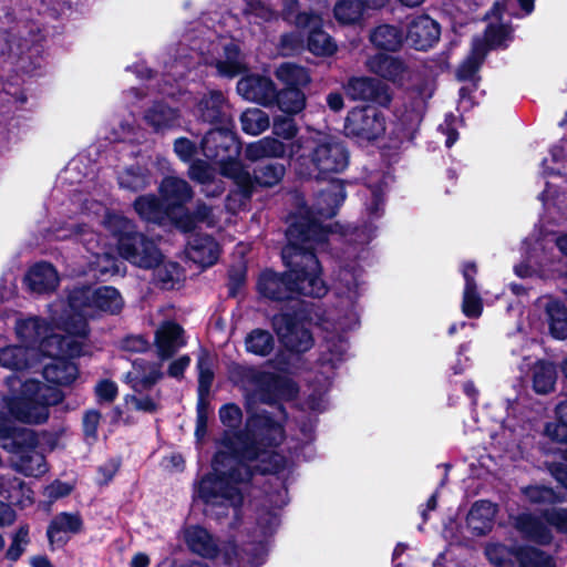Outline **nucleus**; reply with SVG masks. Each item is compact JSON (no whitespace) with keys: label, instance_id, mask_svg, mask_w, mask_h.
Returning <instances> with one entry per match:
<instances>
[{"label":"nucleus","instance_id":"nucleus-6","mask_svg":"<svg viewBox=\"0 0 567 567\" xmlns=\"http://www.w3.org/2000/svg\"><path fill=\"white\" fill-rule=\"evenodd\" d=\"M1 437L0 447L12 454L19 473L39 477L48 472L45 456L40 451L39 436L34 430L14 424Z\"/></svg>","mask_w":567,"mask_h":567},{"label":"nucleus","instance_id":"nucleus-57","mask_svg":"<svg viewBox=\"0 0 567 567\" xmlns=\"http://www.w3.org/2000/svg\"><path fill=\"white\" fill-rule=\"evenodd\" d=\"M511 27L507 24H488L485 30V40L489 49L507 48L506 41L511 37Z\"/></svg>","mask_w":567,"mask_h":567},{"label":"nucleus","instance_id":"nucleus-24","mask_svg":"<svg viewBox=\"0 0 567 567\" xmlns=\"http://www.w3.org/2000/svg\"><path fill=\"white\" fill-rule=\"evenodd\" d=\"M440 24L426 14L414 18L408 25L405 39L417 51H426L439 42Z\"/></svg>","mask_w":567,"mask_h":567},{"label":"nucleus","instance_id":"nucleus-45","mask_svg":"<svg viewBox=\"0 0 567 567\" xmlns=\"http://www.w3.org/2000/svg\"><path fill=\"white\" fill-rule=\"evenodd\" d=\"M153 282L162 290H172L179 281L183 269L177 261H159L153 267Z\"/></svg>","mask_w":567,"mask_h":567},{"label":"nucleus","instance_id":"nucleus-12","mask_svg":"<svg viewBox=\"0 0 567 567\" xmlns=\"http://www.w3.org/2000/svg\"><path fill=\"white\" fill-rule=\"evenodd\" d=\"M300 388L288 375L261 370L256 378L255 394L260 403L276 406L284 422L288 419L284 402H291L298 398Z\"/></svg>","mask_w":567,"mask_h":567},{"label":"nucleus","instance_id":"nucleus-1","mask_svg":"<svg viewBox=\"0 0 567 567\" xmlns=\"http://www.w3.org/2000/svg\"><path fill=\"white\" fill-rule=\"evenodd\" d=\"M330 231L309 210L290 214L286 229L287 244L281 249L286 270L264 269L256 285L259 296L271 302L297 300L298 305L300 296L323 298L329 286L322 278L323 270L316 248L328 240Z\"/></svg>","mask_w":567,"mask_h":567},{"label":"nucleus","instance_id":"nucleus-7","mask_svg":"<svg viewBox=\"0 0 567 567\" xmlns=\"http://www.w3.org/2000/svg\"><path fill=\"white\" fill-rule=\"evenodd\" d=\"M275 76L281 87L276 86L272 105L287 115L301 113L307 105L305 90L311 83L309 69L293 62H284L276 69Z\"/></svg>","mask_w":567,"mask_h":567},{"label":"nucleus","instance_id":"nucleus-18","mask_svg":"<svg viewBox=\"0 0 567 567\" xmlns=\"http://www.w3.org/2000/svg\"><path fill=\"white\" fill-rule=\"evenodd\" d=\"M258 446L265 451L266 447L279 446L286 437L284 424L266 410L252 413L246 422Z\"/></svg>","mask_w":567,"mask_h":567},{"label":"nucleus","instance_id":"nucleus-64","mask_svg":"<svg viewBox=\"0 0 567 567\" xmlns=\"http://www.w3.org/2000/svg\"><path fill=\"white\" fill-rule=\"evenodd\" d=\"M261 372V370H257L252 367H246V365H240V364H236L231 370H230V380L235 383V384H239V383H249V384H252L254 386L256 385V378L258 377V374Z\"/></svg>","mask_w":567,"mask_h":567},{"label":"nucleus","instance_id":"nucleus-11","mask_svg":"<svg viewBox=\"0 0 567 567\" xmlns=\"http://www.w3.org/2000/svg\"><path fill=\"white\" fill-rule=\"evenodd\" d=\"M555 413L556 421L545 425L544 433L550 442L544 450L560 461L545 462V465L555 481L567 489V401L558 403Z\"/></svg>","mask_w":567,"mask_h":567},{"label":"nucleus","instance_id":"nucleus-21","mask_svg":"<svg viewBox=\"0 0 567 567\" xmlns=\"http://www.w3.org/2000/svg\"><path fill=\"white\" fill-rule=\"evenodd\" d=\"M237 93L246 101L262 106H272L276 96V84L267 75L250 73L244 75L236 85Z\"/></svg>","mask_w":567,"mask_h":567},{"label":"nucleus","instance_id":"nucleus-22","mask_svg":"<svg viewBox=\"0 0 567 567\" xmlns=\"http://www.w3.org/2000/svg\"><path fill=\"white\" fill-rule=\"evenodd\" d=\"M93 318L86 307L72 305L71 290L68 295V303L63 311L53 318V327L65 332L63 337H86L90 332L89 319Z\"/></svg>","mask_w":567,"mask_h":567},{"label":"nucleus","instance_id":"nucleus-52","mask_svg":"<svg viewBox=\"0 0 567 567\" xmlns=\"http://www.w3.org/2000/svg\"><path fill=\"white\" fill-rule=\"evenodd\" d=\"M226 59L217 62L216 68L220 75L228 79H233L244 71L246 65L240 62L237 56L239 54V48L236 44H229L225 48Z\"/></svg>","mask_w":567,"mask_h":567},{"label":"nucleus","instance_id":"nucleus-48","mask_svg":"<svg viewBox=\"0 0 567 567\" xmlns=\"http://www.w3.org/2000/svg\"><path fill=\"white\" fill-rule=\"evenodd\" d=\"M336 226L340 227V234L348 237L350 243L358 245L370 244L377 235V226L371 220L347 226L336 224Z\"/></svg>","mask_w":567,"mask_h":567},{"label":"nucleus","instance_id":"nucleus-33","mask_svg":"<svg viewBox=\"0 0 567 567\" xmlns=\"http://www.w3.org/2000/svg\"><path fill=\"white\" fill-rule=\"evenodd\" d=\"M495 514L496 506L491 501H476L466 516L467 527L474 535L484 536L492 530Z\"/></svg>","mask_w":567,"mask_h":567},{"label":"nucleus","instance_id":"nucleus-3","mask_svg":"<svg viewBox=\"0 0 567 567\" xmlns=\"http://www.w3.org/2000/svg\"><path fill=\"white\" fill-rule=\"evenodd\" d=\"M351 153L344 140L323 135L313 138L305 147L295 162L296 174L307 181H330L324 189H321L312 205V209L305 207L298 213L309 210L316 217L333 218L347 198L346 181L333 178L334 175L344 173L350 165Z\"/></svg>","mask_w":567,"mask_h":567},{"label":"nucleus","instance_id":"nucleus-53","mask_svg":"<svg viewBox=\"0 0 567 567\" xmlns=\"http://www.w3.org/2000/svg\"><path fill=\"white\" fill-rule=\"evenodd\" d=\"M58 386L59 385H49L39 381H32L28 384V390H32L34 395L49 409L50 406L60 404L64 400V393Z\"/></svg>","mask_w":567,"mask_h":567},{"label":"nucleus","instance_id":"nucleus-31","mask_svg":"<svg viewBox=\"0 0 567 567\" xmlns=\"http://www.w3.org/2000/svg\"><path fill=\"white\" fill-rule=\"evenodd\" d=\"M369 69L380 78L394 84L402 85L408 72V65L399 58L386 53H378L369 60Z\"/></svg>","mask_w":567,"mask_h":567},{"label":"nucleus","instance_id":"nucleus-36","mask_svg":"<svg viewBox=\"0 0 567 567\" xmlns=\"http://www.w3.org/2000/svg\"><path fill=\"white\" fill-rule=\"evenodd\" d=\"M516 528L528 539L539 545H548L553 534L548 526L537 516L523 513L516 518Z\"/></svg>","mask_w":567,"mask_h":567},{"label":"nucleus","instance_id":"nucleus-9","mask_svg":"<svg viewBox=\"0 0 567 567\" xmlns=\"http://www.w3.org/2000/svg\"><path fill=\"white\" fill-rule=\"evenodd\" d=\"M310 318L301 307L280 312L272 317V327L281 343L290 353L302 354L315 343L311 330L307 327Z\"/></svg>","mask_w":567,"mask_h":567},{"label":"nucleus","instance_id":"nucleus-60","mask_svg":"<svg viewBox=\"0 0 567 567\" xmlns=\"http://www.w3.org/2000/svg\"><path fill=\"white\" fill-rule=\"evenodd\" d=\"M219 419L227 430H237L243 421L241 409L236 403H226L219 409Z\"/></svg>","mask_w":567,"mask_h":567},{"label":"nucleus","instance_id":"nucleus-44","mask_svg":"<svg viewBox=\"0 0 567 567\" xmlns=\"http://www.w3.org/2000/svg\"><path fill=\"white\" fill-rule=\"evenodd\" d=\"M178 120V111L164 102H156L145 113V121L156 132L172 128Z\"/></svg>","mask_w":567,"mask_h":567},{"label":"nucleus","instance_id":"nucleus-58","mask_svg":"<svg viewBox=\"0 0 567 567\" xmlns=\"http://www.w3.org/2000/svg\"><path fill=\"white\" fill-rule=\"evenodd\" d=\"M13 493H20L21 496H27L28 499H31L30 494H32V491L21 480L14 478L4 481L0 478V497L9 502H18Z\"/></svg>","mask_w":567,"mask_h":567},{"label":"nucleus","instance_id":"nucleus-42","mask_svg":"<svg viewBox=\"0 0 567 567\" xmlns=\"http://www.w3.org/2000/svg\"><path fill=\"white\" fill-rule=\"evenodd\" d=\"M306 49L316 56L330 58L338 51V44L321 24L308 32Z\"/></svg>","mask_w":567,"mask_h":567},{"label":"nucleus","instance_id":"nucleus-16","mask_svg":"<svg viewBox=\"0 0 567 567\" xmlns=\"http://www.w3.org/2000/svg\"><path fill=\"white\" fill-rule=\"evenodd\" d=\"M343 90L352 101L372 102L383 107H388L392 102L390 87L377 78L350 76L343 84Z\"/></svg>","mask_w":567,"mask_h":567},{"label":"nucleus","instance_id":"nucleus-5","mask_svg":"<svg viewBox=\"0 0 567 567\" xmlns=\"http://www.w3.org/2000/svg\"><path fill=\"white\" fill-rule=\"evenodd\" d=\"M116 237L120 256L143 269H151L164 258L156 243L141 231L125 217L115 216L110 221Z\"/></svg>","mask_w":567,"mask_h":567},{"label":"nucleus","instance_id":"nucleus-8","mask_svg":"<svg viewBox=\"0 0 567 567\" xmlns=\"http://www.w3.org/2000/svg\"><path fill=\"white\" fill-rule=\"evenodd\" d=\"M17 334L25 344V348L38 349L41 354L56 353L64 347L70 354H79L82 350V343L70 337H63L54 332L53 323L40 317L27 318L17 323Z\"/></svg>","mask_w":567,"mask_h":567},{"label":"nucleus","instance_id":"nucleus-38","mask_svg":"<svg viewBox=\"0 0 567 567\" xmlns=\"http://www.w3.org/2000/svg\"><path fill=\"white\" fill-rule=\"evenodd\" d=\"M220 174L234 181L239 195L249 200L256 190L257 183L255 182L254 171L250 173L241 163L240 159L229 163L226 167L220 169Z\"/></svg>","mask_w":567,"mask_h":567},{"label":"nucleus","instance_id":"nucleus-32","mask_svg":"<svg viewBox=\"0 0 567 567\" xmlns=\"http://www.w3.org/2000/svg\"><path fill=\"white\" fill-rule=\"evenodd\" d=\"M31 291L37 293L52 292L59 285V276L54 266L48 261L34 264L25 275Z\"/></svg>","mask_w":567,"mask_h":567},{"label":"nucleus","instance_id":"nucleus-19","mask_svg":"<svg viewBox=\"0 0 567 567\" xmlns=\"http://www.w3.org/2000/svg\"><path fill=\"white\" fill-rule=\"evenodd\" d=\"M195 111L198 121L210 124L213 127L234 123L230 105L220 90H210L203 94Z\"/></svg>","mask_w":567,"mask_h":567},{"label":"nucleus","instance_id":"nucleus-13","mask_svg":"<svg viewBox=\"0 0 567 567\" xmlns=\"http://www.w3.org/2000/svg\"><path fill=\"white\" fill-rule=\"evenodd\" d=\"M203 155L219 171L239 159L241 143L235 131V123L208 130L200 141Z\"/></svg>","mask_w":567,"mask_h":567},{"label":"nucleus","instance_id":"nucleus-49","mask_svg":"<svg viewBox=\"0 0 567 567\" xmlns=\"http://www.w3.org/2000/svg\"><path fill=\"white\" fill-rule=\"evenodd\" d=\"M241 128L250 135H258L266 131L270 125L269 115L257 107L245 110L240 115Z\"/></svg>","mask_w":567,"mask_h":567},{"label":"nucleus","instance_id":"nucleus-26","mask_svg":"<svg viewBox=\"0 0 567 567\" xmlns=\"http://www.w3.org/2000/svg\"><path fill=\"white\" fill-rule=\"evenodd\" d=\"M184 542L189 551L206 559H215L221 551L214 536L200 525L186 527L184 529Z\"/></svg>","mask_w":567,"mask_h":567},{"label":"nucleus","instance_id":"nucleus-37","mask_svg":"<svg viewBox=\"0 0 567 567\" xmlns=\"http://www.w3.org/2000/svg\"><path fill=\"white\" fill-rule=\"evenodd\" d=\"M255 182L260 188H271L278 185L286 175V165L277 159L252 161Z\"/></svg>","mask_w":567,"mask_h":567},{"label":"nucleus","instance_id":"nucleus-55","mask_svg":"<svg viewBox=\"0 0 567 567\" xmlns=\"http://www.w3.org/2000/svg\"><path fill=\"white\" fill-rule=\"evenodd\" d=\"M462 311L465 317L476 319L483 312V300L480 296L478 288H464Z\"/></svg>","mask_w":567,"mask_h":567},{"label":"nucleus","instance_id":"nucleus-54","mask_svg":"<svg viewBox=\"0 0 567 567\" xmlns=\"http://www.w3.org/2000/svg\"><path fill=\"white\" fill-rule=\"evenodd\" d=\"M29 530L28 524L19 526L17 532L12 535V542L6 551V558L11 561H17L24 553L25 546L29 544Z\"/></svg>","mask_w":567,"mask_h":567},{"label":"nucleus","instance_id":"nucleus-46","mask_svg":"<svg viewBox=\"0 0 567 567\" xmlns=\"http://www.w3.org/2000/svg\"><path fill=\"white\" fill-rule=\"evenodd\" d=\"M245 348L249 353L267 357L275 349V338L268 330L256 328L246 336Z\"/></svg>","mask_w":567,"mask_h":567},{"label":"nucleus","instance_id":"nucleus-29","mask_svg":"<svg viewBox=\"0 0 567 567\" xmlns=\"http://www.w3.org/2000/svg\"><path fill=\"white\" fill-rule=\"evenodd\" d=\"M212 215V207L204 202H198L193 212L185 205L183 208H174L168 210L166 219H169L172 225L183 234L194 233L197 225L205 223Z\"/></svg>","mask_w":567,"mask_h":567},{"label":"nucleus","instance_id":"nucleus-40","mask_svg":"<svg viewBox=\"0 0 567 567\" xmlns=\"http://www.w3.org/2000/svg\"><path fill=\"white\" fill-rule=\"evenodd\" d=\"M549 334L556 340L567 339V305L559 300H549L545 307Z\"/></svg>","mask_w":567,"mask_h":567},{"label":"nucleus","instance_id":"nucleus-47","mask_svg":"<svg viewBox=\"0 0 567 567\" xmlns=\"http://www.w3.org/2000/svg\"><path fill=\"white\" fill-rule=\"evenodd\" d=\"M365 8L364 0H339L333 8V14L338 22L350 25L361 21Z\"/></svg>","mask_w":567,"mask_h":567},{"label":"nucleus","instance_id":"nucleus-15","mask_svg":"<svg viewBox=\"0 0 567 567\" xmlns=\"http://www.w3.org/2000/svg\"><path fill=\"white\" fill-rule=\"evenodd\" d=\"M486 555L496 567H514V557L519 567H556L554 558L545 550L530 545L506 546L496 544L487 547Z\"/></svg>","mask_w":567,"mask_h":567},{"label":"nucleus","instance_id":"nucleus-20","mask_svg":"<svg viewBox=\"0 0 567 567\" xmlns=\"http://www.w3.org/2000/svg\"><path fill=\"white\" fill-rule=\"evenodd\" d=\"M84 529V522L79 512L55 514L47 527V538L51 549L63 548L70 542V535H78Z\"/></svg>","mask_w":567,"mask_h":567},{"label":"nucleus","instance_id":"nucleus-50","mask_svg":"<svg viewBox=\"0 0 567 567\" xmlns=\"http://www.w3.org/2000/svg\"><path fill=\"white\" fill-rule=\"evenodd\" d=\"M27 348L7 346L0 349V367L12 371H23L29 368Z\"/></svg>","mask_w":567,"mask_h":567},{"label":"nucleus","instance_id":"nucleus-25","mask_svg":"<svg viewBox=\"0 0 567 567\" xmlns=\"http://www.w3.org/2000/svg\"><path fill=\"white\" fill-rule=\"evenodd\" d=\"M186 254L203 268L212 267L219 258V245L212 235L194 233L187 241Z\"/></svg>","mask_w":567,"mask_h":567},{"label":"nucleus","instance_id":"nucleus-2","mask_svg":"<svg viewBox=\"0 0 567 567\" xmlns=\"http://www.w3.org/2000/svg\"><path fill=\"white\" fill-rule=\"evenodd\" d=\"M218 450L210 461V471L195 483L197 498L205 505L233 507L240 511L245 496L240 485L250 484L256 475L276 474L284 468L282 457L275 454L266 462L258 442L246 430H224Z\"/></svg>","mask_w":567,"mask_h":567},{"label":"nucleus","instance_id":"nucleus-14","mask_svg":"<svg viewBox=\"0 0 567 567\" xmlns=\"http://www.w3.org/2000/svg\"><path fill=\"white\" fill-rule=\"evenodd\" d=\"M71 300L73 306L86 307L92 317L97 312L116 316L124 308V299L113 286L74 287L71 290Z\"/></svg>","mask_w":567,"mask_h":567},{"label":"nucleus","instance_id":"nucleus-28","mask_svg":"<svg viewBox=\"0 0 567 567\" xmlns=\"http://www.w3.org/2000/svg\"><path fill=\"white\" fill-rule=\"evenodd\" d=\"M183 327L175 321L164 322L155 332V346L161 360L171 359L186 344Z\"/></svg>","mask_w":567,"mask_h":567},{"label":"nucleus","instance_id":"nucleus-63","mask_svg":"<svg viewBox=\"0 0 567 567\" xmlns=\"http://www.w3.org/2000/svg\"><path fill=\"white\" fill-rule=\"evenodd\" d=\"M162 378L163 372L159 370V367H154L151 369L148 374L143 377L135 375L134 378H132V388L135 392L151 390Z\"/></svg>","mask_w":567,"mask_h":567},{"label":"nucleus","instance_id":"nucleus-61","mask_svg":"<svg viewBox=\"0 0 567 567\" xmlns=\"http://www.w3.org/2000/svg\"><path fill=\"white\" fill-rule=\"evenodd\" d=\"M247 280L246 267H231L227 274L228 298H236Z\"/></svg>","mask_w":567,"mask_h":567},{"label":"nucleus","instance_id":"nucleus-17","mask_svg":"<svg viewBox=\"0 0 567 567\" xmlns=\"http://www.w3.org/2000/svg\"><path fill=\"white\" fill-rule=\"evenodd\" d=\"M61 351L52 354H42L50 359V362L43 365L42 375L44 380L54 385L68 386L71 385L79 377V365L73 361L82 355V350L79 354H70L64 347ZM53 347V351H55Z\"/></svg>","mask_w":567,"mask_h":567},{"label":"nucleus","instance_id":"nucleus-10","mask_svg":"<svg viewBox=\"0 0 567 567\" xmlns=\"http://www.w3.org/2000/svg\"><path fill=\"white\" fill-rule=\"evenodd\" d=\"M385 132L386 116L375 105L352 107L344 118V136L359 144H374L385 136Z\"/></svg>","mask_w":567,"mask_h":567},{"label":"nucleus","instance_id":"nucleus-34","mask_svg":"<svg viewBox=\"0 0 567 567\" xmlns=\"http://www.w3.org/2000/svg\"><path fill=\"white\" fill-rule=\"evenodd\" d=\"M133 207L141 219L155 225H162L168 215V208L162 197L154 194L140 195L134 200Z\"/></svg>","mask_w":567,"mask_h":567},{"label":"nucleus","instance_id":"nucleus-41","mask_svg":"<svg viewBox=\"0 0 567 567\" xmlns=\"http://www.w3.org/2000/svg\"><path fill=\"white\" fill-rule=\"evenodd\" d=\"M286 145L275 137H264L246 146L245 156L248 161L276 159L284 157Z\"/></svg>","mask_w":567,"mask_h":567},{"label":"nucleus","instance_id":"nucleus-39","mask_svg":"<svg viewBox=\"0 0 567 567\" xmlns=\"http://www.w3.org/2000/svg\"><path fill=\"white\" fill-rule=\"evenodd\" d=\"M371 43L383 51H399L404 41V34L400 27L392 24H380L370 33Z\"/></svg>","mask_w":567,"mask_h":567},{"label":"nucleus","instance_id":"nucleus-51","mask_svg":"<svg viewBox=\"0 0 567 567\" xmlns=\"http://www.w3.org/2000/svg\"><path fill=\"white\" fill-rule=\"evenodd\" d=\"M212 365L213 362L209 351L205 348H202L196 362V367L198 370L197 393H210V388L215 379V373L213 371Z\"/></svg>","mask_w":567,"mask_h":567},{"label":"nucleus","instance_id":"nucleus-27","mask_svg":"<svg viewBox=\"0 0 567 567\" xmlns=\"http://www.w3.org/2000/svg\"><path fill=\"white\" fill-rule=\"evenodd\" d=\"M11 413L20 421L32 424H42L49 419V409L32 390L17 399L10 408Z\"/></svg>","mask_w":567,"mask_h":567},{"label":"nucleus","instance_id":"nucleus-59","mask_svg":"<svg viewBox=\"0 0 567 567\" xmlns=\"http://www.w3.org/2000/svg\"><path fill=\"white\" fill-rule=\"evenodd\" d=\"M295 115H277L274 117L272 133L277 137L292 140L298 134V126L293 118Z\"/></svg>","mask_w":567,"mask_h":567},{"label":"nucleus","instance_id":"nucleus-56","mask_svg":"<svg viewBox=\"0 0 567 567\" xmlns=\"http://www.w3.org/2000/svg\"><path fill=\"white\" fill-rule=\"evenodd\" d=\"M278 48L282 55H295L306 49V39L300 32H286L280 35Z\"/></svg>","mask_w":567,"mask_h":567},{"label":"nucleus","instance_id":"nucleus-35","mask_svg":"<svg viewBox=\"0 0 567 567\" xmlns=\"http://www.w3.org/2000/svg\"><path fill=\"white\" fill-rule=\"evenodd\" d=\"M557 367L545 359L537 360L532 367V389L535 393L545 395L555 390Z\"/></svg>","mask_w":567,"mask_h":567},{"label":"nucleus","instance_id":"nucleus-4","mask_svg":"<svg viewBox=\"0 0 567 567\" xmlns=\"http://www.w3.org/2000/svg\"><path fill=\"white\" fill-rule=\"evenodd\" d=\"M45 34L41 25L27 20L0 31V60L19 72L39 75L43 62Z\"/></svg>","mask_w":567,"mask_h":567},{"label":"nucleus","instance_id":"nucleus-23","mask_svg":"<svg viewBox=\"0 0 567 567\" xmlns=\"http://www.w3.org/2000/svg\"><path fill=\"white\" fill-rule=\"evenodd\" d=\"M421 123L419 114L413 111H404L393 122L382 138V148L399 150L404 142L413 141Z\"/></svg>","mask_w":567,"mask_h":567},{"label":"nucleus","instance_id":"nucleus-30","mask_svg":"<svg viewBox=\"0 0 567 567\" xmlns=\"http://www.w3.org/2000/svg\"><path fill=\"white\" fill-rule=\"evenodd\" d=\"M158 192L171 212L174 208H183L194 196L190 185L185 179L176 176L164 177L159 184Z\"/></svg>","mask_w":567,"mask_h":567},{"label":"nucleus","instance_id":"nucleus-43","mask_svg":"<svg viewBox=\"0 0 567 567\" xmlns=\"http://www.w3.org/2000/svg\"><path fill=\"white\" fill-rule=\"evenodd\" d=\"M117 182L121 188L137 193L152 184L153 175L146 166L135 164L121 172Z\"/></svg>","mask_w":567,"mask_h":567},{"label":"nucleus","instance_id":"nucleus-62","mask_svg":"<svg viewBox=\"0 0 567 567\" xmlns=\"http://www.w3.org/2000/svg\"><path fill=\"white\" fill-rule=\"evenodd\" d=\"M542 518L558 533L567 534V508H546L542 512Z\"/></svg>","mask_w":567,"mask_h":567}]
</instances>
